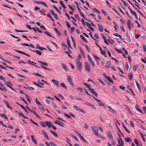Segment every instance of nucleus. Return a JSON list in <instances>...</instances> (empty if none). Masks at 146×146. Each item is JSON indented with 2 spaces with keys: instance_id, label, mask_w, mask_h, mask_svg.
<instances>
[{
  "instance_id": "nucleus-30",
  "label": "nucleus",
  "mask_w": 146,
  "mask_h": 146,
  "mask_svg": "<svg viewBox=\"0 0 146 146\" xmlns=\"http://www.w3.org/2000/svg\"><path fill=\"white\" fill-rule=\"evenodd\" d=\"M37 46H38L39 47H36V48L37 49H39L40 50H43L44 49H45L46 50V49L45 48H44L43 47H42L39 46V44H38L37 45Z\"/></svg>"
},
{
  "instance_id": "nucleus-61",
  "label": "nucleus",
  "mask_w": 146,
  "mask_h": 146,
  "mask_svg": "<svg viewBox=\"0 0 146 146\" xmlns=\"http://www.w3.org/2000/svg\"><path fill=\"white\" fill-rule=\"evenodd\" d=\"M140 36V35L139 34H135V38L136 39H138Z\"/></svg>"
},
{
  "instance_id": "nucleus-26",
  "label": "nucleus",
  "mask_w": 146,
  "mask_h": 146,
  "mask_svg": "<svg viewBox=\"0 0 146 146\" xmlns=\"http://www.w3.org/2000/svg\"><path fill=\"white\" fill-rule=\"evenodd\" d=\"M40 123L41 126L42 127H46V123L43 121H40Z\"/></svg>"
},
{
  "instance_id": "nucleus-5",
  "label": "nucleus",
  "mask_w": 146,
  "mask_h": 146,
  "mask_svg": "<svg viewBox=\"0 0 146 146\" xmlns=\"http://www.w3.org/2000/svg\"><path fill=\"white\" fill-rule=\"evenodd\" d=\"M42 133L43 135L45 136V137L47 140H50L48 136L46 131L44 130H42Z\"/></svg>"
},
{
  "instance_id": "nucleus-41",
  "label": "nucleus",
  "mask_w": 146,
  "mask_h": 146,
  "mask_svg": "<svg viewBox=\"0 0 146 146\" xmlns=\"http://www.w3.org/2000/svg\"><path fill=\"white\" fill-rule=\"evenodd\" d=\"M133 0L135 2V5L136 6H137L139 9H140V8L139 7V4L135 0Z\"/></svg>"
},
{
  "instance_id": "nucleus-44",
  "label": "nucleus",
  "mask_w": 146,
  "mask_h": 146,
  "mask_svg": "<svg viewBox=\"0 0 146 146\" xmlns=\"http://www.w3.org/2000/svg\"><path fill=\"white\" fill-rule=\"evenodd\" d=\"M3 87H4V88L3 87H2V88L0 87V90L3 92H4L5 91L7 92V89L5 88V87H4V86H3Z\"/></svg>"
},
{
  "instance_id": "nucleus-8",
  "label": "nucleus",
  "mask_w": 146,
  "mask_h": 146,
  "mask_svg": "<svg viewBox=\"0 0 146 146\" xmlns=\"http://www.w3.org/2000/svg\"><path fill=\"white\" fill-rule=\"evenodd\" d=\"M51 81L53 82L54 84L57 87H60L58 81L54 79H52L51 80Z\"/></svg>"
},
{
  "instance_id": "nucleus-60",
  "label": "nucleus",
  "mask_w": 146,
  "mask_h": 146,
  "mask_svg": "<svg viewBox=\"0 0 146 146\" xmlns=\"http://www.w3.org/2000/svg\"><path fill=\"white\" fill-rule=\"evenodd\" d=\"M51 42L54 45V46L56 48H58V46L54 42L52 41Z\"/></svg>"
},
{
  "instance_id": "nucleus-11",
  "label": "nucleus",
  "mask_w": 146,
  "mask_h": 146,
  "mask_svg": "<svg viewBox=\"0 0 146 146\" xmlns=\"http://www.w3.org/2000/svg\"><path fill=\"white\" fill-rule=\"evenodd\" d=\"M85 67L86 71L89 72L91 70L89 64H85Z\"/></svg>"
},
{
  "instance_id": "nucleus-45",
  "label": "nucleus",
  "mask_w": 146,
  "mask_h": 146,
  "mask_svg": "<svg viewBox=\"0 0 146 146\" xmlns=\"http://www.w3.org/2000/svg\"><path fill=\"white\" fill-rule=\"evenodd\" d=\"M6 85L8 87V86H12V85L11 84L10 82H9L6 81L5 82Z\"/></svg>"
},
{
  "instance_id": "nucleus-31",
  "label": "nucleus",
  "mask_w": 146,
  "mask_h": 146,
  "mask_svg": "<svg viewBox=\"0 0 146 146\" xmlns=\"http://www.w3.org/2000/svg\"><path fill=\"white\" fill-rule=\"evenodd\" d=\"M50 131L53 135H54V136L56 137H58V135L56 133H55L54 131L51 130Z\"/></svg>"
},
{
  "instance_id": "nucleus-28",
  "label": "nucleus",
  "mask_w": 146,
  "mask_h": 146,
  "mask_svg": "<svg viewBox=\"0 0 146 146\" xmlns=\"http://www.w3.org/2000/svg\"><path fill=\"white\" fill-rule=\"evenodd\" d=\"M133 76V74L131 73V74H129L128 75L129 77V78L130 80L131 81L132 80Z\"/></svg>"
},
{
  "instance_id": "nucleus-15",
  "label": "nucleus",
  "mask_w": 146,
  "mask_h": 146,
  "mask_svg": "<svg viewBox=\"0 0 146 146\" xmlns=\"http://www.w3.org/2000/svg\"><path fill=\"white\" fill-rule=\"evenodd\" d=\"M127 24L128 27L130 29H131V20L130 19L128 20Z\"/></svg>"
},
{
  "instance_id": "nucleus-38",
  "label": "nucleus",
  "mask_w": 146,
  "mask_h": 146,
  "mask_svg": "<svg viewBox=\"0 0 146 146\" xmlns=\"http://www.w3.org/2000/svg\"><path fill=\"white\" fill-rule=\"evenodd\" d=\"M114 49L116 51H117L119 53H121V54L123 53V52L121 50H119V49H117L116 48H114Z\"/></svg>"
},
{
  "instance_id": "nucleus-50",
  "label": "nucleus",
  "mask_w": 146,
  "mask_h": 146,
  "mask_svg": "<svg viewBox=\"0 0 146 146\" xmlns=\"http://www.w3.org/2000/svg\"><path fill=\"white\" fill-rule=\"evenodd\" d=\"M80 137L83 141L84 142H85L86 143H87L88 144V142L86 141L85 139L82 135L80 136Z\"/></svg>"
},
{
  "instance_id": "nucleus-33",
  "label": "nucleus",
  "mask_w": 146,
  "mask_h": 146,
  "mask_svg": "<svg viewBox=\"0 0 146 146\" xmlns=\"http://www.w3.org/2000/svg\"><path fill=\"white\" fill-rule=\"evenodd\" d=\"M33 52H36L37 54L39 55H41L42 54V52L40 51L37 50H34L33 51Z\"/></svg>"
},
{
  "instance_id": "nucleus-23",
  "label": "nucleus",
  "mask_w": 146,
  "mask_h": 146,
  "mask_svg": "<svg viewBox=\"0 0 146 146\" xmlns=\"http://www.w3.org/2000/svg\"><path fill=\"white\" fill-rule=\"evenodd\" d=\"M62 68L64 69L65 71H68L67 67L65 64H62Z\"/></svg>"
},
{
  "instance_id": "nucleus-40",
  "label": "nucleus",
  "mask_w": 146,
  "mask_h": 146,
  "mask_svg": "<svg viewBox=\"0 0 146 146\" xmlns=\"http://www.w3.org/2000/svg\"><path fill=\"white\" fill-rule=\"evenodd\" d=\"M29 86L27 84L25 83L23 84V87L24 88L26 89H29Z\"/></svg>"
},
{
  "instance_id": "nucleus-14",
  "label": "nucleus",
  "mask_w": 146,
  "mask_h": 146,
  "mask_svg": "<svg viewBox=\"0 0 146 146\" xmlns=\"http://www.w3.org/2000/svg\"><path fill=\"white\" fill-rule=\"evenodd\" d=\"M92 129L93 131L95 132V133H96L98 131V129L97 127L95 126H92Z\"/></svg>"
},
{
  "instance_id": "nucleus-12",
  "label": "nucleus",
  "mask_w": 146,
  "mask_h": 146,
  "mask_svg": "<svg viewBox=\"0 0 146 146\" xmlns=\"http://www.w3.org/2000/svg\"><path fill=\"white\" fill-rule=\"evenodd\" d=\"M107 135H108V137H109V138H110L111 139H113V137L110 131L108 132L107 133Z\"/></svg>"
},
{
  "instance_id": "nucleus-4",
  "label": "nucleus",
  "mask_w": 146,
  "mask_h": 146,
  "mask_svg": "<svg viewBox=\"0 0 146 146\" xmlns=\"http://www.w3.org/2000/svg\"><path fill=\"white\" fill-rule=\"evenodd\" d=\"M89 91H90L91 92L94 94L96 97H97L98 96V94L97 92L94 90L93 88H91L90 89H89Z\"/></svg>"
},
{
  "instance_id": "nucleus-27",
  "label": "nucleus",
  "mask_w": 146,
  "mask_h": 146,
  "mask_svg": "<svg viewBox=\"0 0 146 146\" xmlns=\"http://www.w3.org/2000/svg\"><path fill=\"white\" fill-rule=\"evenodd\" d=\"M139 133L140 134L141 136V137H142L143 141L144 142H145V139L143 136V134L142 133L141 131H140L139 132Z\"/></svg>"
},
{
  "instance_id": "nucleus-7",
  "label": "nucleus",
  "mask_w": 146,
  "mask_h": 146,
  "mask_svg": "<svg viewBox=\"0 0 146 146\" xmlns=\"http://www.w3.org/2000/svg\"><path fill=\"white\" fill-rule=\"evenodd\" d=\"M28 111L31 112L33 113L34 115H36V117H38V118L40 119H41V117H40L36 113V112L35 111L32 110L30 109L28 110Z\"/></svg>"
},
{
  "instance_id": "nucleus-1",
  "label": "nucleus",
  "mask_w": 146,
  "mask_h": 146,
  "mask_svg": "<svg viewBox=\"0 0 146 146\" xmlns=\"http://www.w3.org/2000/svg\"><path fill=\"white\" fill-rule=\"evenodd\" d=\"M92 97L95 100H96L97 102L98 103V104L100 106H103L104 108H106L105 106H104V104L102 103V102L100 100H98L93 95H92Z\"/></svg>"
},
{
  "instance_id": "nucleus-24",
  "label": "nucleus",
  "mask_w": 146,
  "mask_h": 146,
  "mask_svg": "<svg viewBox=\"0 0 146 146\" xmlns=\"http://www.w3.org/2000/svg\"><path fill=\"white\" fill-rule=\"evenodd\" d=\"M60 86L62 87H63L65 89H67V87L63 83H61L60 84Z\"/></svg>"
},
{
  "instance_id": "nucleus-9",
  "label": "nucleus",
  "mask_w": 146,
  "mask_h": 146,
  "mask_svg": "<svg viewBox=\"0 0 146 146\" xmlns=\"http://www.w3.org/2000/svg\"><path fill=\"white\" fill-rule=\"evenodd\" d=\"M135 109L137 110L138 111L141 113V114H144V113L139 108V106L137 105H135Z\"/></svg>"
},
{
  "instance_id": "nucleus-22",
  "label": "nucleus",
  "mask_w": 146,
  "mask_h": 146,
  "mask_svg": "<svg viewBox=\"0 0 146 146\" xmlns=\"http://www.w3.org/2000/svg\"><path fill=\"white\" fill-rule=\"evenodd\" d=\"M126 35L127 36V38L128 40L130 42L131 41V39L130 36H129L128 32H127L126 33Z\"/></svg>"
},
{
  "instance_id": "nucleus-20",
  "label": "nucleus",
  "mask_w": 146,
  "mask_h": 146,
  "mask_svg": "<svg viewBox=\"0 0 146 146\" xmlns=\"http://www.w3.org/2000/svg\"><path fill=\"white\" fill-rule=\"evenodd\" d=\"M113 26L114 28L115 31L116 32H117L118 31V30L117 28V25L115 21H113Z\"/></svg>"
},
{
  "instance_id": "nucleus-55",
  "label": "nucleus",
  "mask_w": 146,
  "mask_h": 146,
  "mask_svg": "<svg viewBox=\"0 0 146 146\" xmlns=\"http://www.w3.org/2000/svg\"><path fill=\"white\" fill-rule=\"evenodd\" d=\"M131 126L133 127L135 126L134 123L133 121H131L130 123Z\"/></svg>"
},
{
  "instance_id": "nucleus-32",
  "label": "nucleus",
  "mask_w": 146,
  "mask_h": 146,
  "mask_svg": "<svg viewBox=\"0 0 146 146\" xmlns=\"http://www.w3.org/2000/svg\"><path fill=\"white\" fill-rule=\"evenodd\" d=\"M83 84L86 86L88 89L89 90V89H90L91 88H90L91 86L90 85L86 83H83Z\"/></svg>"
},
{
  "instance_id": "nucleus-2",
  "label": "nucleus",
  "mask_w": 146,
  "mask_h": 146,
  "mask_svg": "<svg viewBox=\"0 0 146 146\" xmlns=\"http://www.w3.org/2000/svg\"><path fill=\"white\" fill-rule=\"evenodd\" d=\"M54 123L55 124H58L61 127H64V126L63 125H64V124L59 120H56L54 122Z\"/></svg>"
},
{
  "instance_id": "nucleus-29",
  "label": "nucleus",
  "mask_w": 146,
  "mask_h": 146,
  "mask_svg": "<svg viewBox=\"0 0 146 146\" xmlns=\"http://www.w3.org/2000/svg\"><path fill=\"white\" fill-rule=\"evenodd\" d=\"M54 30L59 36H61V35L60 33L59 32V31L56 28H55L54 29Z\"/></svg>"
},
{
  "instance_id": "nucleus-58",
  "label": "nucleus",
  "mask_w": 146,
  "mask_h": 146,
  "mask_svg": "<svg viewBox=\"0 0 146 146\" xmlns=\"http://www.w3.org/2000/svg\"><path fill=\"white\" fill-rule=\"evenodd\" d=\"M40 28L42 29L43 30L46 31V29L44 25H41L40 27Z\"/></svg>"
},
{
  "instance_id": "nucleus-52",
  "label": "nucleus",
  "mask_w": 146,
  "mask_h": 146,
  "mask_svg": "<svg viewBox=\"0 0 146 146\" xmlns=\"http://www.w3.org/2000/svg\"><path fill=\"white\" fill-rule=\"evenodd\" d=\"M120 28L124 32H125V31L123 25H122L120 26Z\"/></svg>"
},
{
  "instance_id": "nucleus-42",
  "label": "nucleus",
  "mask_w": 146,
  "mask_h": 146,
  "mask_svg": "<svg viewBox=\"0 0 146 146\" xmlns=\"http://www.w3.org/2000/svg\"><path fill=\"white\" fill-rule=\"evenodd\" d=\"M84 90L85 91V92H86V93L90 97H92V95H91L90 94H89L88 92V91L86 89V88H84Z\"/></svg>"
},
{
  "instance_id": "nucleus-35",
  "label": "nucleus",
  "mask_w": 146,
  "mask_h": 146,
  "mask_svg": "<svg viewBox=\"0 0 146 146\" xmlns=\"http://www.w3.org/2000/svg\"><path fill=\"white\" fill-rule=\"evenodd\" d=\"M134 141L135 143V144L137 146H140V145L139 144V143L138 140V139H135L134 140Z\"/></svg>"
},
{
  "instance_id": "nucleus-47",
  "label": "nucleus",
  "mask_w": 146,
  "mask_h": 146,
  "mask_svg": "<svg viewBox=\"0 0 146 146\" xmlns=\"http://www.w3.org/2000/svg\"><path fill=\"white\" fill-rule=\"evenodd\" d=\"M20 99L22 101H23V102H24L26 104H27V105L28 104V103H27V102L26 101V100L24 99L23 98H22V97H20Z\"/></svg>"
},
{
  "instance_id": "nucleus-48",
  "label": "nucleus",
  "mask_w": 146,
  "mask_h": 146,
  "mask_svg": "<svg viewBox=\"0 0 146 146\" xmlns=\"http://www.w3.org/2000/svg\"><path fill=\"white\" fill-rule=\"evenodd\" d=\"M64 114L69 119H72L71 117L69 115H68V114H67L66 113H64Z\"/></svg>"
},
{
  "instance_id": "nucleus-53",
  "label": "nucleus",
  "mask_w": 146,
  "mask_h": 146,
  "mask_svg": "<svg viewBox=\"0 0 146 146\" xmlns=\"http://www.w3.org/2000/svg\"><path fill=\"white\" fill-rule=\"evenodd\" d=\"M49 143L51 145H53V146H58L56 144L54 143V142H51Z\"/></svg>"
},
{
  "instance_id": "nucleus-46",
  "label": "nucleus",
  "mask_w": 146,
  "mask_h": 146,
  "mask_svg": "<svg viewBox=\"0 0 146 146\" xmlns=\"http://www.w3.org/2000/svg\"><path fill=\"white\" fill-rule=\"evenodd\" d=\"M80 37L83 40H84L85 42H86V39L83 35H80Z\"/></svg>"
},
{
  "instance_id": "nucleus-25",
  "label": "nucleus",
  "mask_w": 146,
  "mask_h": 146,
  "mask_svg": "<svg viewBox=\"0 0 146 146\" xmlns=\"http://www.w3.org/2000/svg\"><path fill=\"white\" fill-rule=\"evenodd\" d=\"M38 11H39L42 14V15H46V11L45 10H44V9H42V10H38Z\"/></svg>"
},
{
  "instance_id": "nucleus-57",
  "label": "nucleus",
  "mask_w": 146,
  "mask_h": 146,
  "mask_svg": "<svg viewBox=\"0 0 146 146\" xmlns=\"http://www.w3.org/2000/svg\"><path fill=\"white\" fill-rule=\"evenodd\" d=\"M0 124H1L3 126H4V127H7V126L6 125H5L3 123V121H0Z\"/></svg>"
},
{
  "instance_id": "nucleus-62",
  "label": "nucleus",
  "mask_w": 146,
  "mask_h": 146,
  "mask_svg": "<svg viewBox=\"0 0 146 146\" xmlns=\"http://www.w3.org/2000/svg\"><path fill=\"white\" fill-rule=\"evenodd\" d=\"M66 24L68 28H70L71 26L69 23L67 21H66Z\"/></svg>"
},
{
  "instance_id": "nucleus-39",
  "label": "nucleus",
  "mask_w": 146,
  "mask_h": 146,
  "mask_svg": "<svg viewBox=\"0 0 146 146\" xmlns=\"http://www.w3.org/2000/svg\"><path fill=\"white\" fill-rule=\"evenodd\" d=\"M1 117H3L5 119H7V120H8V118L7 117L5 114H1Z\"/></svg>"
},
{
  "instance_id": "nucleus-64",
  "label": "nucleus",
  "mask_w": 146,
  "mask_h": 146,
  "mask_svg": "<svg viewBox=\"0 0 146 146\" xmlns=\"http://www.w3.org/2000/svg\"><path fill=\"white\" fill-rule=\"evenodd\" d=\"M79 111H80L82 113H83L85 114L86 113V111L84 110H83L82 109L80 108V110H79Z\"/></svg>"
},
{
  "instance_id": "nucleus-43",
  "label": "nucleus",
  "mask_w": 146,
  "mask_h": 146,
  "mask_svg": "<svg viewBox=\"0 0 146 146\" xmlns=\"http://www.w3.org/2000/svg\"><path fill=\"white\" fill-rule=\"evenodd\" d=\"M44 33L46 35L49 36L50 37H52V36L50 34L48 31H45L44 32Z\"/></svg>"
},
{
  "instance_id": "nucleus-18",
  "label": "nucleus",
  "mask_w": 146,
  "mask_h": 146,
  "mask_svg": "<svg viewBox=\"0 0 146 146\" xmlns=\"http://www.w3.org/2000/svg\"><path fill=\"white\" fill-rule=\"evenodd\" d=\"M31 137L33 143L36 145L37 144V140L33 136V135H31Z\"/></svg>"
},
{
  "instance_id": "nucleus-16",
  "label": "nucleus",
  "mask_w": 146,
  "mask_h": 146,
  "mask_svg": "<svg viewBox=\"0 0 146 146\" xmlns=\"http://www.w3.org/2000/svg\"><path fill=\"white\" fill-rule=\"evenodd\" d=\"M87 56L88 58V60L90 61V63H91V64H94V62L93 61L91 58L90 56L88 54H87Z\"/></svg>"
},
{
  "instance_id": "nucleus-21",
  "label": "nucleus",
  "mask_w": 146,
  "mask_h": 146,
  "mask_svg": "<svg viewBox=\"0 0 146 146\" xmlns=\"http://www.w3.org/2000/svg\"><path fill=\"white\" fill-rule=\"evenodd\" d=\"M125 141L127 142H131V140L129 137H128L127 138L125 137Z\"/></svg>"
},
{
  "instance_id": "nucleus-56",
  "label": "nucleus",
  "mask_w": 146,
  "mask_h": 146,
  "mask_svg": "<svg viewBox=\"0 0 146 146\" xmlns=\"http://www.w3.org/2000/svg\"><path fill=\"white\" fill-rule=\"evenodd\" d=\"M118 9L123 14H125V13H124L121 10L120 7L118 6Z\"/></svg>"
},
{
  "instance_id": "nucleus-37",
  "label": "nucleus",
  "mask_w": 146,
  "mask_h": 146,
  "mask_svg": "<svg viewBox=\"0 0 146 146\" xmlns=\"http://www.w3.org/2000/svg\"><path fill=\"white\" fill-rule=\"evenodd\" d=\"M106 79L108 80L111 83H112V84H113V81L111 79L110 76H108V77H106Z\"/></svg>"
},
{
  "instance_id": "nucleus-13",
  "label": "nucleus",
  "mask_w": 146,
  "mask_h": 146,
  "mask_svg": "<svg viewBox=\"0 0 146 146\" xmlns=\"http://www.w3.org/2000/svg\"><path fill=\"white\" fill-rule=\"evenodd\" d=\"M135 82L136 83V84L137 86L138 87V90H139L140 92L141 93V88L138 82L137 81L135 80Z\"/></svg>"
},
{
  "instance_id": "nucleus-51",
  "label": "nucleus",
  "mask_w": 146,
  "mask_h": 146,
  "mask_svg": "<svg viewBox=\"0 0 146 146\" xmlns=\"http://www.w3.org/2000/svg\"><path fill=\"white\" fill-rule=\"evenodd\" d=\"M79 13L80 14V15L82 17H83L84 19H85V17L84 15L83 14V13L81 11H80V12H79Z\"/></svg>"
},
{
  "instance_id": "nucleus-63",
  "label": "nucleus",
  "mask_w": 146,
  "mask_h": 146,
  "mask_svg": "<svg viewBox=\"0 0 146 146\" xmlns=\"http://www.w3.org/2000/svg\"><path fill=\"white\" fill-rule=\"evenodd\" d=\"M35 101L36 103L38 105L40 104V103L38 100L37 99V98H35Z\"/></svg>"
},
{
  "instance_id": "nucleus-59",
  "label": "nucleus",
  "mask_w": 146,
  "mask_h": 146,
  "mask_svg": "<svg viewBox=\"0 0 146 146\" xmlns=\"http://www.w3.org/2000/svg\"><path fill=\"white\" fill-rule=\"evenodd\" d=\"M68 80L69 83L71 82H72L71 78L69 76H68Z\"/></svg>"
},
{
  "instance_id": "nucleus-34",
  "label": "nucleus",
  "mask_w": 146,
  "mask_h": 146,
  "mask_svg": "<svg viewBox=\"0 0 146 146\" xmlns=\"http://www.w3.org/2000/svg\"><path fill=\"white\" fill-rule=\"evenodd\" d=\"M122 125H123V126L125 129V130L128 133H130V132L127 129L126 127L124 125V124L123 123H122Z\"/></svg>"
},
{
  "instance_id": "nucleus-6",
  "label": "nucleus",
  "mask_w": 146,
  "mask_h": 146,
  "mask_svg": "<svg viewBox=\"0 0 146 146\" xmlns=\"http://www.w3.org/2000/svg\"><path fill=\"white\" fill-rule=\"evenodd\" d=\"M45 123H46V125L48 128H50L51 127L52 125H53V124L51 123V122L50 121H46Z\"/></svg>"
},
{
  "instance_id": "nucleus-36",
  "label": "nucleus",
  "mask_w": 146,
  "mask_h": 146,
  "mask_svg": "<svg viewBox=\"0 0 146 146\" xmlns=\"http://www.w3.org/2000/svg\"><path fill=\"white\" fill-rule=\"evenodd\" d=\"M73 107L74 108H75L76 110L78 111H79L80 108L78 107L77 106L74 105L73 106Z\"/></svg>"
},
{
  "instance_id": "nucleus-19",
  "label": "nucleus",
  "mask_w": 146,
  "mask_h": 146,
  "mask_svg": "<svg viewBox=\"0 0 146 146\" xmlns=\"http://www.w3.org/2000/svg\"><path fill=\"white\" fill-rule=\"evenodd\" d=\"M4 103L5 104V105H6L7 107L8 108L10 109L11 110H12L11 108L9 105V103H8V102H7L6 100H4L3 101Z\"/></svg>"
},
{
  "instance_id": "nucleus-49",
  "label": "nucleus",
  "mask_w": 146,
  "mask_h": 146,
  "mask_svg": "<svg viewBox=\"0 0 146 146\" xmlns=\"http://www.w3.org/2000/svg\"><path fill=\"white\" fill-rule=\"evenodd\" d=\"M71 137H73L75 140H76V141H79V140H78V138L76 136H75L74 135H72Z\"/></svg>"
},
{
  "instance_id": "nucleus-10",
  "label": "nucleus",
  "mask_w": 146,
  "mask_h": 146,
  "mask_svg": "<svg viewBox=\"0 0 146 146\" xmlns=\"http://www.w3.org/2000/svg\"><path fill=\"white\" fill-rule=\"evenodd\" d=\"M118 143L119 146H124V142L123 141L122 139H120L121 142L119 139H117Z\"/></svg>"
},
{
  "instance_id": "nucleus-54",
  "label": "nucleus",
  "mask_w": 146,
  "mask_h": 146,
  "mask_svg": "<svg viewBox=\"0 0 146 146\" xmlns=\"http://www.w3.org/2000/svg\"><path fill=\"white\" fill-rule=\"evenodd\" d=\"M137 68L138 66L136 65H134L133 66V69L135 71L137 70Z\"/></svg>"
},
{
  "instance_id": "nucleus-3",
  "label": "nucleus",
  "mask_w": 146,
  "mask_h": 146,
  "mask_svg": "<svg viewBox=\"0 0 146 146\" xmlns=\"http://www.w3.org/2000/svg\"><path fill=\"white\" fill-rule=\"evenodd\" d=\"M93 56L94 58H95V59L97 61V62L98 63L99 62H98V60H101L99 58H98L97 56L95 55H94ZM101 63L102 64H104V62L103 60H101Z\"/></svg>"
},
{
  "instance_id": "nucleus-17",
  "label": "nucleus",
  "mask_w": 146,
  "mask_h": 146,
  "mask_svg": "<svg viewBox=\"0 0 146 146\" xmlns=\"http://www.w3.org/2000/svg\"><path fill=\"white\" fill-rule=\"evenodd\" d=\"M97 25L99 30L101 32H102L103 30V29L102 26L99 24H98Z\"/></svg>"
}]
</instances>
